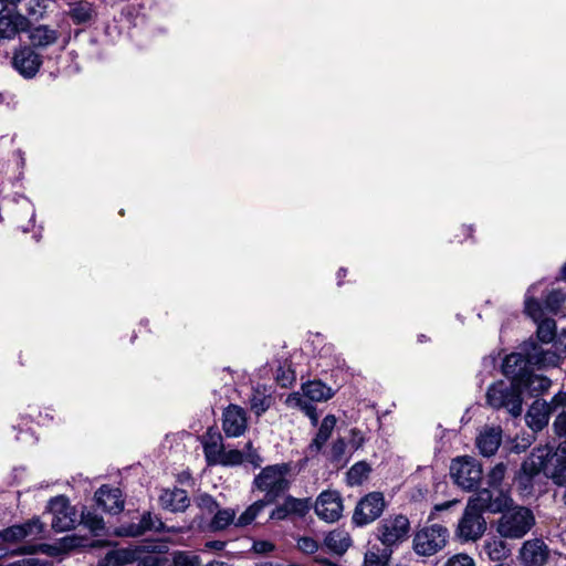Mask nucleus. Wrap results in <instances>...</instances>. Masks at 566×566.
Returning <instances> with one entry per match:
<instances>
[{"mask_svg":"<svg viewBox=\"0 0 566 566\" xmlns=\"http://www.w3.org/2000/svg\"><path fill=\"white\" fill-rule=\"evenodd\" d=\"M311 509L312 502L310 497L298 499L287 495L282 504L272 510L270 518L276 521L304 518Z\"/></svg>","mask_w":566,"mask_h":566,"instance_id":"nucleus-15","label":"nucleus"},{"mask_svg":"<svg viewBox=\"0 0 566 566\" xmlns=\"http://www.w3.org/2000/svg\"><path fill=\"white\" fill-rule=\"evenodd\" d=\"M291 464L283 462L263 468L253 479V488L264 493L263 500L273 504L290 489Z\"/></svg>","mask_w":566,"mask_h":566,"instance_id":"nucleus-3","label":"nucleus"},{"mask_svg":"<svg viewBox=\"0 0 566 566\" xmlns=\"http://www.w3.org/2000/svg\"><path fill=\"white\" fill-rule=\"evenodd\" d=\"M212 518L208 525V528L211 532H218L226 530L229 525L234 523L235 511L232 509H217V511L212 514Z\"/></svg>","mask_w":566,"mask_h":566,"instance_id":"nucleus-36","label":"nucleus"},{"mask_svg":"<svg viewBox=\"0 0 566 566\" xmlns=\"http://www.w3.org/2000/svg\"><path fill=\"white\" fill-rule=\"evenodd\" d=\"M559 364V356L549 349H544L533 338L524 342L518 352L506 355L502 363L503 375L512 384L518 386L534 368L555 367Z\"/></svg>","mask_w":566,"mask_h":566,"instance_id":"nucleus-1","label":"nucleus"},{"mask_svg":"<svg viewBox=\"0 0 566 566\" xmlns=\"http://www.w3.org/2000/svg\"><path fill=\"white\" fill-rule=\"evenodd\" d=\"M60 33L48 25H38L30 31L29 39L33 48L45 49L57 42Z\"/></svg>","mask_w":566,"mask_h":566,"instance_id":"nucleus-28","label":"nucleus"},{"mask_svg":"<svg viewBox=\"0 0 566 566\" xmlns=\"http://www.w3.org/2000/svg\"><path fill=\"white\" fill-rule=\"evenodd\" d=\"M566 301V292L554 289L545 297L544 304L547 311L556 314Z\"/></svg>","mask_w":566,"mask_h":566,"instance_id":"nucleus-44","label":"nucleus"},{"mask_svg":"<svg viewBox=\"0 0 566 566\" xmlns=\"http://www.w3.org/2000/svg\"><path fill=\"white\" fill-rule=\"evenodd\" d=\"M502 442V429L488 427L476 438V447L484 457L493 455Z\"/></svg>","mask_w":566,"mask_h":566,"instance_id":"nucleus-25","label":"nucleus"},{"mask_svg":"<svg viewBox=\"0 0 566 566\" xmlns=\"http://www.w3.org/2000/svg\"><path fill=\"white\" fill-rule=\"evenodd\" d=\"M496 522V532L503 538L518 539L524 537L535 525L533 512L525 506H514L501 512Z\"/></svg>","mask_w":566,"mask_h":566,"instance_id":"nucleus-4","label":"nucleus"},{"mask_svg":"<svg viewBox=\"0 0 566 566\" xmlns=\"http://www.w3.org/2000/svg\"><path fill=\"white\" fill-rule=\"evenodd\" d=\"M450 475L461 489L472 491L480 484L483 471L481 464L475 459L462 457L452 460Z\"/></svg>","mask_w":566,"mask_h":566,"instance_id":"nucleus-10","label":"nucleus"},{"mask_svg":"<svg viewBox=\"0 0 566 566\" xmlns=\"http://www.w3.org/2000/svg\"><path fill=\"white\" fill-rule=\"evenodd\" d=\"M168 566H200L197 555L179 552L174 555L172 562Z\"/></svg>","mask_w":566,"mask_h":566,"instance_id":"nucleus-50","label":"nucleus"},{"mask_svg":"<svg viewBox=\"0 0 566 566\" xmlns=\"http://www.w3.org/2000/svg\"><path fill=\"white\" fill-rule=\"evenodd\" d=\"M244 462V452L243 450L230 449L227 450L224 448L223 453L218 461V465L223 467H238Z\"/></svg>","mask_w":566,"mask_h":566,"instance_id":"nucleus-45","label":"nucleus"},{"mask_svg":"<svg viewBox=\"0 0 566 566\" xmlns=\"http://www.w3.org/2000/svg\"><path fill=\"white\" fill-rule=\"evenodd\" d=\"M551 385L552 381L549 378L533 371L518 385V389L521 390V395L523 391H526L531 396H539L547 391Z\"/></svg>","mask_w":566,"mask_h":566,"instance_id":"nucleus-30","label":"nucleus"},{"mask_svg":"<svg viewBox=\"0 0 566 566\" xmlns=\"http://www.w3.org/2000/svg\"><path fill=\"white\" fill-rule=\"evenodd\" d=\"M346 442L343 438L336 439L331 447L329 460L335 463H347L348 459L345 458Z\"/></svg>","mask_w":566,"mask_h":566,"instance_id":"nucleus-46","label":"nucleus"},{"mask_svg":"<svg viewBox=\"0 0 566 566\" xmlns=\"http://www.w3.org/2000/svg\"><path fill=\"white\" fill-rule=\"evenodd\" d=\"M554 430L558 437H564L566 441V412H562L554 421Z\"/></svg>","mask_w":566,"mask_h":566,"instance_id":"nucleus-56","label":"nucleus"},{"mask_svg":"<svg viewBox=\"0 0 566 566\" xmlns=\"http://www.w3.org/2000/svg\"><path fill=\"white\" fill-rule=\"evenodd\" d=\"M159 505L169 512H185L190 505L188 493L184 489H164L158 497Z\"/></svg>","mask_w":566,"mask_h":566,"instance_id":"nucleus-23","label":"nucleus"},{"mask_svg":"<svg viewBox=\"0 0 566 566\" xmlns=\"http://www.w3.org/2000/svg\"><path fill=\"white\" fill-rule=\"evenodd\" d=\"M411 524L407 515L389 514L376 527V538L386 548H396L409 538Z\"/></svg>","mask_w":566,"mask_h":566,"instance_id":"nucleus-6","label":"nucleus"},{"mask_svg":"<svg viewBox=\"0 0 566 566\" xmlns=\"http://www.w3.org/2000/svg\"><path fill=\"white\" fill-rule=\"evenodd\" d=\"M371 468L366 461L356 462L347 471V482L349 485H360L368 478Z\"/></svg>","mask_w":566,"mask_h":566,"instance_id":"nucleus-38","label":"nucleus"},{"mask_svg":"<svg viewBox=\"0 0 566 566\" xmlns=\"http://www.w3.org/2000/svg\"><path fill=\"white\" fill-rule=\"evenodd\" d=\"M536 287L537 284H534L527 289L524 301V310L530 317H532L535 322H538L542 317L543 311L541 303L535 298Z\"/></svg>","mask_w":566,"mask_h":566,"instance_id":"nucleus-39","label":"nucleus"},{"mask_svg":"<svg viewBox=\"0 0 566 566\" xmlns=\"http://www.w3.org/2000/svg\"><path fill=\"white\" fill-rule=\"evenodd\" d=\"M133 559L132 554L125 549L112 551L99 560L98 566H125Z\"/></svg>","mask_w":566,"mask_h":566,"instance_id":"nucleus-42","label":"nucleus"},{"mask_svg":"<svg viewBox=\"0 0 566 566\" xmlns=\"http://www.w3.org/2000/svg\"><path fill=\"white\" fill-rule=\"evenodd\" d=\"M479 512L501 513L512 503V499L501 488H485L480 490L468 502Z\"/></svg>","mask_w":566,"mask_h":566,"instance_id":"nucleus-11","label":"nucleus"},{"mask_svg":"<svg viewBox=\"0 0 566 566\" xmlns=\"http://www.w3.org/2000/svg\"><path fill=\"white\" fill-rule=\"evenodd\" d=\"M547 403L549 405L551 412L556 411L558 408L566 407V392L559 391Z\"/></svg>","mask_w":566,"mask_h":566,"instance_id":"nucleus-57","label":"nucleus"},{"mask_svg":"<svg viewBox=\"0 0 566 566\" xmlns=\"http://www.w3.org/2000/svg\"><path fill=\"white\" fill-rule=\"evenodd\" d=\"M21 434L22 437L18 436L17 439L18 440H23L25 442H28L30 440V442L34 443L36 441V439L33 437V434L30 432V431H21Z\"/></svg>","mask_w":566,"mask_h":566,"instance_id":"nucleus-61","label":"nucleus"},{"mask_svg":"<svg viewBox=\"0 0 566 566\" xmlns=\"http://www.w3.org/2000/svg\"><path fill=\"white\" fill-rule=\"evenodd\" d=\"M449 531L441 524L419 528L412 538V549L418 556L430 557L441 552L448 543Z\"/></svg>","mask_w":566,"mask_h":566,"instance_id":"nucleus-7","label":"nucleus"},{"mask_svg":"<svg viewBox=\"0 0 566 566\" xmlns=\"http://www.w3.org/2000/svg\"><path fill=\"white\" fill-rule=\"evenodd\" d=\"M94 497L97 506L107 513L117 514L124 509L122 492L117 488L102 485L95 492Z\"/></svg>","mask_w":566,"mask_h":566,"instance_id":"nucleus-22","label":"nucleus"},{"mask_svg":"<svg viewBox=\"0 0 566 566\" xmlns=\"http://www.w3.org/2000/svg\"><path fill=\"white\" fill-rule=\"evenodd\" d=\"M303 394L311 401H327L335 391L321 380H312L302 385Z\"/></svg>","mask_w":566,"mask_h":566,"instance_id":"nucleus-31","label":"nucleus"},{"mask_svg":"<svg viewBox=\"0 0 566 566\" xmlns=\"http://www.w3.org/2000/svg\"><path fill=\"white\" fill-rule=\"evenodd\" d=\"M543 473L556 484L566 485V441L560 442L558 448L552 450L551 455L543 460Z\"/></svg>","mask_w":566,"mask_h":566,"instance_id":"nucleus-16","label":"nucleus"},{"mask_svg":"<svg viewBox=\"0 0 566 566\" xmlns=\"http://www.w3.org/2000/svg\"><path fill=\"white\" fill-rule=\"evenodd\" d=\"M347 270L345 268H340L337 272L338 285L342 284V279L346 275Z\"/></svg>","mask_w":566,"mask_h":566,"instance_id":"nucleus-62","label":"nucleus"},{"mask_svg":"<svg viewBox=\"0 0 566 566\" xmlns=\"http://www.w3.org/2000/svg\"><path fill=\"white\" fill-rule=\"evenodd\" d=\"M391 548L370 547L364 556V566H388Z\"/></svg>","mask_w":566,"mask_h":566,"instance_id":"nucleus-37","label":"nucleus"},{"mask_svg":"<svg viewBox=\"0 0 566 566\" xmlns=\"http://www.w3.org/2000/svg\"><path fill=\"white\" fill-rule=\"evenodd\" d=\"M387 507L382 492L373 491L364 495L356 504L352 522L358 527L377 521Z\"/></svg>","mask_w":566,"mask_h":566,"instance_id":"nucleus-9","label":"nucleus"},{"mask_svg":"<svg viewBox=\"0 0 566 566\" xmlns=\"http://www.w3.org/2000/svg\"><path fill=\"white\" fill-rule=\"evenodd\" d=\"M269 504L263 499L255 501L238 517L235 525L240 527L250 525Z\"/></svg>","mask_w":566,"mask_h":566,"instance_id":"nucleus-40","label":"nucleus"},{"mask_svg":"<svg viewBox=\"0 0 566 566\" xmlns=\"http://www.w3.org/2000/svg\"><path fill=\"white\" fill-rule=\"evenodd\" d=\"M314 510L316 515L328 523H334L342 517L343 500L337 491L322 492L315 502Z\"/></svg>","mask_w":566,"mask_h":566,"instance_id":"nucleus-14","label":"nucleus"},{"mask_svg":"<svg viewBox=\"0 0 566 566\" xmlns=\"http://www.w3.org/2000/svg\"><path fill=\"white\" fill-rule=\"evenodd\" d=\"M165 524L157 516L150 512H144L138 523L122 524L116 534L118 536L137 537L144 535L146 532H163Z\"/></svg>","mask_w":566,"mask_h":566,"instance_id":"nucleus-18","label":"nucleus"},{"mask_svg":"<svg viewBox=\"0 0 566 566\" xmlns=\"http://www.w3.org/2000/svg\"><path fill=\"white\" fill-rule=\"evenodd\" d=\"M485 530L486 522L482 513L468 503L458 524V537L461 542H474L484 534Z\"/></svg>","mask_w":566,"mask_h":566,"instance_id":"nucleus-13","label":"nucleus"},{"mask_svg":"<svg viewBox=\"0 0 566 566\" xmlns=\"http://www.w3.org/2000/svg\"><path fill=\"white\" fill-rule=\"evenodd\" d=\"M365 441V436L359 429L353 428L350 430L349 444L354 450L360 449L364 446Z\"/></svg>","mask_w":566,"mask_h":566,"instance_id":"nucleus-54","label":"nucleus"},{"mask_svg":"<svg viewBox=\"0 0 566 566\" xmlns=\"http://www.w3.org/2000/svg\"><path fill=\"white\" fill-rule=\"evenodd\" d=\"M274 548H275L274 544L269 541H256L252 545L253 552L256 554H262V555L273 552Z\"/></svg>","mask_w":566,"mask_h":566,"instance_id":"nucleus-55","label":"nucleus"},{"mask_svg":"<svg viewBox=\"0 0 566 566\" xmlns=\"http://www.w3.org/2000/svg\"><path fill=\"white\" fill-rule=\"evenodd\" d=\"M556 322L553 318H545L537 323L536 336L543 344H548L555 338Z\"/></svg>","mask_w":566,"mask_h":566,"instance_id":"nucleus-43","label":"nucleus"},{"mask_svg":"<svg viewBox=\"0 0 566 566\" xmlns=\"http://www.w3.org/2000/svg\"><path fill=\"white\" fill-rule=\"evenodd\" d=\"M563 277L566 279V264L562 269Z\"/></svg>","mask_w":566,"mask_h":566,"instance_id":"nucleus-64","label":"nucleus"},{"mask_svg":"<svg viewBox=\"0 0 566 566\" xmlns=\"http://www.w3.org/2000/svg\"><path fill=\"white\" fill-rule=\"evenodd\" d=\"M138 566H161V560L157 555H146L144 557H136Z\"/></svg>","mask_w":566,"mask_h":566,"instance_id":"nucleus-59","label":"nucleus"},{"mask_svg":"<svg viewBox=\"0 0 566 566\" xmlns=\"http://www.w3.org/2000/svg\"><path fill=\"white\" fill-rule=\"evenodd\" d=\"M7 566H53L52 563L48 560H41L38 558H28V559H21L14 563H11Z\"/></svg>","mask_w":566,"mask_h":566,"instance_id":"nucleus-58","label":"nucleus"},{"mask_svg":"<svg viewBox=\"0 0 566 566\" xmlns=\"http://www.w3.org/2000/svg\"><path fill=\"white\" fill-rule=\"evenodd\" d=\"M325 546L335 554H344L352 544L349 534L344 530H334L324 538Z\"/></svg>","mask_w":566,"mask_h":566,"instance_id":"nucleus-32","label":"nucleus"},{"mask_svg":"<svg viewBox=\"0 0 566 566\" xmlns=\"http://www.w3.org/2000/svg\"><path fill=\"white\" fill-rule=\"evenodd\" d=\"M552 453L549 446H543L534 449L530 457L522 463L521 470L516 476L517 489L523 496L531 495L533 492V480L543 472V460Z\"/></svg>","mask_w":566,"mask_h":566,"instance_id":"nucleus-8","label":"nucleus"},{"mask_svg":"<svg viewBox=\"0 0 566 566\" xmlns=\"http://www.w3.org/2000/svg\"><path fill=\"white\" fill-rule=\"evenodd\" d=\"M444 566H475V563L468 554H457L450 557Z\"/></svg>","mask_w":566,"mask_h":566,"instance_id":"nucleus-53","label":"nucleus"},{"mask_svg":"<svg viewBox=\"0 0 566 566\" xmlns=\"http://www.w3.org/2000/svg\"><path fill=\"white\" fill-rule=\"evenodd\" d=\"M506 467L504 463H497L486 475V482L490 488H501V483L504 479Z\"/></svg>","mask_w":566,"mask_h":566,"instance_id":"nucleus-47","label":"nucleus"},{"mask_svg":"<svg viewBox=\"0 0 566 566\" xmlns=\"http://www.w3.org/2000/svg\"><path fill=\"white\" fill-rule=\"evenodd\" d=\"M48 511L52 515L51 526L57 532H66L75 527L76 510L66 496L60 495L50 500Z\"/></svg>","mask_w":566,"mask_h":566,"instance_id":"nucleus-12","label":"nucleus"},{"mask_svg":"<svg viewBox=\"0 0 566 566\" xmlns=\"http://www.w3.org/2000/svg\"><path fill=\"white\" fill-rule=\"evenodd\" d=\"M336 423L337 419L334 415H327L323 418L314 439L306 448L307 457H316L322 451L325 443L332 437Z\"/></svg>","mask_w":566,"mask_h":566,"instance_id":"nucleus-24","label":"nucleus"},{"mask_svg":"<svg viewBox=\"0 0 566 566\" xmlns=\"http://www.w3.org/2000/svg\"><path fill=\"white\" fill-rule=\"evenodd\" d=\"M548 555L547 545L539 538L524 542L520 549V560L523 566H544Z\"/></svg>","mask_w":566,"mask_h":566,"instance_id":"nucleus-19","label":"nucleus"},{"mask_svg":"<svg viewBox=\"0 0 566 566\" xmlns=\"http://www.w3.org/2000/svg\"><path fill=\"white\" fill-rule=\"evenodd\" d=\"M297 548L305 554H314L318 549V543L310 536H302L297 539Z\"/></svg>","mask_w":566,"mask_h":566,"instance_id":"nucleus-52","label":"nucleus"},{"mask_svg":"<svg viewBox=\"0 0 566 566\" xmlns=\"http://www.w3.org/2000/svg\"><path fill=\"white\" fill-rule=\"evenodd\" d=\"M44 525L39 518H32L23 524L12 525L0 531V539L7 543H18L29 536H38Z\"/></svg>","mask_w":566,"mask_h":566,"instance_id":"nucleus-21","label":"nucleus"},{"mask_svg":"<svg viewBox=\"0 0 566 566\" xmlns=\"http://www.w3.org/2000/svg\"><path fill=\"white\" fill-rule=\"evenodd\" d=\"M244 462L250 463L254 469L261 468L263 458L259 453L258 449L253 447L252 441H248L243 448Z\"/></svg>","mask_w":566,"mask_h":566,"instance_id":"nucleus-49","label":"nucleus"},{"mask_svg":"<svg viewBox=\"0 0 566 566\" xmlns=\"http://www.w3.org/2000/svg\"><path fill=\"white\" fill-rule=\"evenodd\" d=\"M249 401L251 410L259 417L271 407L273 398L264 386L259 385L252 389Z\"/></svg>","mask_w":566,"mask_h":566,"instance_id":"nucleus-33","label":"nucleus"},{"mask_svg":"<svg viewBox=\"0 0 566 566\" xmlns=\"http://www.w3.org/2000/svg\"><path fill=\"white\" fill-rule=\"evenodd\" d=\"M206 566H230V565L226 562L212 560V562L208 563Z\"/></svg>","mask_w":566,"mask_h":566,"instance_id":"nucleus-63","label":"nucleus"},{"mask_svg":"<svg viewBox=\"0 0 566 566\" xmlns=\"http://www.w3.org/2000/svg\"><path fill=\"white\" fill-rule=\"evenodd\" d=\"M202 448L208 465H218V461L226 448L222 443L221 434L207 432L202 440Z\"/></svg>","mask_w":566,"mask_h":566,"instance_id":"nucleus-27","label":"nucleus"},{"mask_svg":"<svg viewBox=\"0 0 566 566\" xmlns=\"http://www.w3.org/2000/svg\"><path fill=\"white\" fill-rule=\"evenodd\" d=\"M275 379L281 387L287 388L295 381V373L290 368L281 366L276 370Z\"/></svg>","mask_w":566,"mask_h":566,"instance_id":"nucleus-51","label":"nucleus"},{"mask_svg":"<svg viewBox=\"0 0 566 566\" xmlns=\"http://www.w3.org/2000/svg\"><path fill=\"white\" fill-rule=\"evenodd\" d=\"M197 506L203 514H213L219 507V503L210 494L203 493L196 499Z\"/></svg>","mask_w":566,"mask_h":566,"instance_id":"nucleus-48","label":"nucleus"},{"mask_svg":"<svg viewBox=\"0 0 566 566\" xmlns=\"http://www.w3.org/2000/svg\"><path fill=\"white\" fill-rule=\"evenodd\" d=\"M69 17L75 24H86L96 18V10L93 3L80 0L73 3H70V10L67 12Z\"/></svg>","mask_w":566,"mask_h":566,"instance_id":"nucleus-29","label":"nucleus"},{"mask_svg":"<svg viewBox=\"0 0 566 566\" xmlns=\"http://www.w3.org/2000/svg\"><path fill=\"white\" fill-rule=\"evenodd\" d=\"M12 64L23 77L31 78L38 73L42 60L32 48L24 46L14 53Z\"/></svg>","mask_w":566,"mask_h":566,"instance_id":"nucleus-20","label":"nucleus"},{"mask_svg":"<svg viewBox=\"0 0 566 566\" xmlns=\"http://www.w3.org/2000/svg\"><path fill=\"white\" fill-rule=\"evenodd\" d=\"M248 429L247 411L238 405H229L222 413V430L228 438H238Z\"/></svg>","mask_w":566,"mask_h":566,"instance_id":"nucleus-17","label":"nucleus"},{"mask_svg":"<svg viewBox=\"0 0 566 566\" xmlns=\"http://www.w3.org/2000/svg\"><path fill=\"white\" fill-rule=\"evenodd\" d=\"M486 403L496 410L504 409L511 416L518 417L523 411V398L518 386L499 380L486 391Z\"/></svg>","mask_w":566,"mask_h":566,"instance_id":"nucleus-5","label":"nucleus"},{"mask_svg":"<svg viewBox=\"0 0 566 566\" xmlns=\"http://www.w3.org/2000/svg\"><path fill=\"white\" fill-rule=\"evenodd\" d=\"M286 405L291 408H297L302 410L305 416L311 419L313 426L317 424L318 417L315 406L312 403V401L306 400L305 397H303L300 392H292L286 398Z\"/></svg>","mask_w":566,"mask_h":566,"instance_id":"nucleus-35","label":"nucleus"},{"mask_svg":"<svg viewBox=\"0 0 566 566\" xmlns=\"http://www.w3.org/2000/svg\"><path fill=\"white\" fill-rule=\"evenodd\" d=\"M40 4V0H0V40L13 39L29 27L20 7L29 17H38Z\"/></svg>","mask_w":566,"mask_h":566,"instance_id":"nucleus-2","label":"nucleus"},{"mask_svg":"<svg viewBox=\"0 0 566 566\" xmlns=\"http://www.w3.org/2000/svg\"><path fill=\"white\" fill-rule=\"evenodd\" d=\"M226 546V543L222 541H210L206 543V547L216 549V551H222Z\"/></svg>","mask_w":566,"mask_h":566,"instance_id":"nucleus-60","label":"nucleus"},{"mask_svg":"<svg viewBox=\"0 0 566 566\" xmlns=\"http://www.w3.org/2000/svg\"><path fill=\"white\" fill-rule=\"evenodd\" d=\"M483 551L493 562H502L506 559L511 554V549L509 548L507 544L497 537L486 539L483 545Z\"/></svg>","mask_w":566,"mask_h":566,"instance_id":"nucleus-34","label":"nucleus"},{"mask_svg":"<svg viewBox=\"0 0 566 566\" xmlns=\"http://www.w3.org/2000/svg\"><path fill=\"white\" fill-rule=\"evenodd\" d=\"M549 405L544 400H535L528 408L525 420L533 431H541L549 420Z\"/></svg>","mask_w":566,"mask_h":566,"instance_id":"nucleus-26","label":"nucleus"},{"mask_svg":"<svg viewBox=\"0 0 566 566\" xmlns=\"http://www.w3.org/2000/svg\"><path fill=\"white\" fill-rule=\"evenodd\" d=\"M81 523L96 536L102 535L105 531L103 517L91 511L82 513Z\"/></svg>","mask_w":566,"mask_h":566,"instance_id":"nucleus-41","label":"nucleus"}]
</instances>
